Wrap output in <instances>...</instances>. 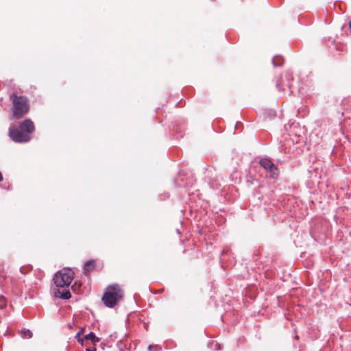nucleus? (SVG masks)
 Instances as JSON below:
<instances>
[{
  "label": "nucleus",
  "instance_id": "nucleus-4",
  "mask_svg": "<svg viewBox=\"0 0 351 351\" xmlns=\"http://www.w3.org/2000/svg\"><path fill=\"white\" fill-rule=\"evenodd\" d=\"M74 273L71 269H64L57 272L53 280L55 285L59 288L68 287L72 282Z\"/></svg>",
  "mask_w": 351,
  "mask_h": 351
},
{
  "label": "nucleus",
  "instance_id": "nucleus-5",
  "mask_svg": "<svg viewBox=\"0 0 351 351\" xmlns=\"http://www.w3.org/2000/svg\"><path fill=\"white\" fill-rule=\"evenodd\" d=\"M285 78H286L285 84H284V82H282V78L278 79V81L276 82V87L278 90L283 91L284 90V88H283L284 85H286L289 89H291L292 88L291 81H293V80L292 73L291 71H287L285 74Z\"/></svg>",
  "mask_w": 351,
  "mask_h": 351
},
{
  "label": "nucleus",
  "instance_id": "nucleus-16",
  "mask_svg": "<svg viewBox=\"0 0 351 351\" xmlns=\"http://www.w3.org/2000/svg\"><path fill=\"white\" fill-rule=\"evenodd\" d=\"M80 335H80V332H77V333L75 335V339L77 341H78V339H81Z\"/></svg>",
  "mask_w": 351,
  "mask_h": 351
},
{
  "label": "nucleus",
  "instance_id": "nucleus-21",
  "mask_svg": "<svg viewBox=\"0 0 351 351\" xmlns=\"http://www.w3.org/2000/svg\"><path fill=\"white\" fill-rule=\"evenodd\" d=\"M295 339H299L298 335H295Z\"/></svg>",
  "mask_w": 351,
  "mask_h": 351
},
{
  "label": "nucleus",
  "instance_id": "nucleus-8",
  "mask_svg": "<svg viewBox=\"0 0 351 351\" xmlns=\"http://www.w3.org/2000/svg\"><path fill=\"white\" fill-rule=\"evenodd\" d=\"M86 340L90 341L93 346L100 341V338L95 336V333L90 332L88 334L84 336Z\"/></svg>",
  "mask_w": 351,
  "mask_h": 351
},
{
  "label": "nucleus",
  "instance_id": "nucleus-13",
  "mask_svg": "<svg viewBox=\"0 0 351 351\" xmlns=\"http://www.w3.org/2000/svg\"><path fill=\"white\" fill-rule=\"evenodd\" d=\"M6 304H7L6 298L4 296L1 295L0 296V309H3L6 306Z\"/></svg>",
  "mask_w": 351,
  "mask_h": 351
},
{
  "label": "nucleus",
  "instance_id": "nucleus-20",
  "mask_svg": "<svg viewBox=\"0 0 351 351\" xmlns=\"http://www.w3.org/2000/svg\"><path fill=\"white\" fill-rule=\"evenodd\" d=\"M151 349H152V346H148V350H151Z\"/></svg>",
  "mask_w": 351,
  "mask_h": 351
},
{
  "label": "nucleus",
  "instance_id": "nucleus-3",
  "mask_svg": "<svg viewBox=\"0 0 351 351\" xmlns=\"http://www.w3.org/2000/svg\"><path fill=\"white\" fill-rule=\"evenodd\" d=\"M123 295V291L118 284H114L107 287L102 297V301L106 306L113 308Z\"/></svg>",
  "mask_w": 351,
  "mask_h": 351
},
{
  "label": "nucleus",
  "instance_id": "nucleus-10",
  "mask_svg": "<svg viewBox=\"0 0 351 351\" xmlns=\"http://www.w3.org/2000/svg\"><path fill=\"white\" fill-rule=\"evenodd\" d=\"M284 59L281 56H275L272 59V64L274 66H282Z\"/></svg>",
  "mask_w": 351,
  "mask_h": 351
},
{
  "label": "nucleus",
  "instance_id": "nucleus-11",
  "mask_svg": "<svg viewBox=\"0 0 351 351\" xmlns=\"http://www.w3.org/2000/svg\"><path fill=\"white\" fill-rule=\"evenodd\" d=\"M19 334L24 339H29L32 337V332L26 328H23L19 331Z\"/></svg>",
  "mask_w": 351,
  "mask_h": 351
},
{
  "label": "nucleus",
  "instance_id": "nucleus-14",
  "mask_svg": "<svg viewBox=\"0 0 351 351\" xmlns=\"http://www.w3.org/2000/svg\"><path fill=\"white\" fill-rule=\"evenodd\" d=\"M20 271L22 274H26L30 271L29 267H21Z\"/></svg>",
  "mask_w": 351,
  "mask_h": 351
},
{
  "label": "nucleus",
  "instance_id": "nucleus-9",
  "mask_svg": "<svg viewBox=\"0 0 351 351\" xmlns=\"http://www.w3.org/2000/svg\"><path fill=\"white\" fill-rule=\"evenodd\" d=\"M267 172L269 173V176L272 179H276L279 175V171L278 167L274 165L271 169H269Z\"/></svg>",
  "mask_w": 351,
  "mask_h": 351
},
{
  "label": "nucleus",
  "instance_id": "nucleus-6",
  "mask_svg": "<svg viewBox=\"0 0 351 351\" xmlns=\"http://www.w3.org/2000/svg\"><path fill=\"white\" fill-rule=\"evenodd\" d=\"M54 294L56 297H58L64 300H68L71 297V294L68 289H63L62 291L57 289L54 292Z\"/></svg>",
  "mask_w": 351,
  "mask_h": 351
},
{
  "label": "nucleus",
  "instance_id": "nucleus-15",
  "mask_svg": "<svg viewBox=\"0 0 351 351\" xmlns=\"http://www.w3.org/2000/svg\"><path fill=\"white\" fill-rule=\"evenodd\" d=\"M86 351H96V348L94 346H93L92 348L87 347L86 348Z\"/></svg>",
  "mask_w": 351,
  "mask_h": 351
},
{
  "label": "nucleus",
  "instance_id": "nucleus-7",
  "mask_svg": "<svg viewBox=\"0 0 351 351\" xmlns=\"http://www.w3.org/2000/svg\"><path fill=\"white\" fill-rule=\"evenodd\" d=\"M259 165L267 171L274 165V164L269 158H262L259 161Z\"/></svg>",
  "mask_w": 351,
  "mask_h": 351
},
{
  "label": "nucleus",
  "instance_id": "nucleus-12",
  "mask_svg": "<svg viewBox=\"0 0 351 351\" xmlns=\"http://www.w3.org/2000/svg\"><path fill=\"white\" fill-rule=\"evenodd\" d=\"M95 267V263L92 260L87 261L84 263V269L86 272L91 271Z\"/></svg>",
  "mask_w": 351,
  "mask_h": 351
},
{
  "label": "nucleus",
  "instance_id": "nucleus-19",
  "mask_svg": "<svg viewBox=\"0 0 351 351\" xmlns=\"http://www.w3.org/2000/svg\"><path fill=\"white\" fill-rule=\"evenodd\" d=\"M3 180V176L1 173L0 172V182Z\"/></svg>",
  "mask_w": 351,
  "mask_h": 351
},
{
  "label": "nucleus",
  "instance_id": "nucleus-18",
  "mask_svg": "<svg viewBox=\"0 0 351 351\" xmlns=\"http://www.w3.org/2000/svg\"><path fill=\"white\" fill-rule=\"evenodd\" d=\"M84 330V328H82L78 332H80V335H82V334H83Z\"/></svg>",
  "mask_w": 351,
  "mask_h": 351
},
{
  "label": "nucleus",
  "instance_id": "nucleus-17",
  "mask_svg": "<svg viewBox=\"0 0 351 351\" xmlns=\"http://www.w3.org/2000/svg\"><path fill=\"white\" fill-rule=\"evenodd\" d=\"M82 346H84V340L83 338H81V339H79L78 341H77Z\"/></svg>",
  "mask_w": 351,
  "mask_h": 351
},
{
  "label": "nucleus",
  "instance_id": "nucleus-2",
  "mask_svg": "<svg viewBox=\"0 0 351 351\" xmlns=\"http://www.w3.org/2000/svg\"><path fill=\"white\" fill-rule=\"evenodd\" d=\"M10 99L12 102V115L16 119L23 117L29 111V104L25 97L11 94Z\"/></svg>",
  "mask_w": 351,
  "mask_h": 351
},
{
  "label": "nucleus",
  "instance_id": "nucleus-1",
  "mask_svg": "<svg viewBox=\"0 0 351 351\" xmlns=\"http://www.w3.org/2000/svg\"><path fill=\"white\" fill-rule=\"evenodd\" d=\"M35 131V125L30 119H26L18 126L9 128V136L16 143H23L31 141L32 135Z\"/></svg>",
  "mask_w": 351,
  "mask_h": 351
}]
</instances>
